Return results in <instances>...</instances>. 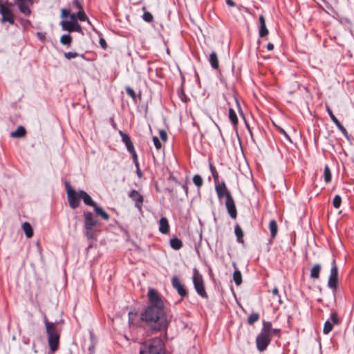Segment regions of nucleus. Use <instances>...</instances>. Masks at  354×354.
<instances>
[{"mask_svg":"<svg viewBox=\"0 0 354 354\" xmlns=\"http://www.w3.org/2000/svg\"><path fill=\"white\" fill-rule=\"evenodd\" d=\"M73 5L78 9V11H82L84 10L82 4L79 0H73Z\"/></svg>","mask_w":354,"mask_h":354,"instance_id":"52","label":"nucleus"},{"mask_svg":"<svg viewBox=\"0 0 354 354\" xmlns=\"http://www.w3.org/2000/svg\"><path fill=\"white\" fill-rule=\"evenodd\" d=\"M262 324L263 326L260 333L271 335V331L272 328V323L270 322H266L263 320Z\"/></svg>","mask_w":354,"mask_h":354,"instance_id":"30","label":"nucleus"},{"mask_svg":"<svg viewBox=\"0 0 354 354\" xmlns=\"http://www.w3.org/2000/svg\"><path fill=\"white\" fill-rule=\"evenodd\" d=\"M226 3L230 7H234L236 6L235 3L232 0H226Z\"/></svg>","mask_w":354,"mask_h":354,"instance_id":"64","label":"nucleus"},{"mask_svg":"<svg viewBox=\"0 0 354 354\" xmlns=\"http://www.w3.org/2000/svg\"><path fill=\"white\" fill-rule=\"evenodd\" d=\"M320 272H321V266L319 264L314 265L310 270V277L313 279H319Z\"/></svg>","mask_w":354,"mask_h":354,"instance_id":"31","label":"nucleus"},{"mask_svg":"<svg viewBox=\"0 0 354 354\" xmlns=\"http://www.w3.org/2000/svg\"><path fill=\"white\" fill-rule=\"evenodd\" d=\"M84 229L90 230L91 228H95L98 223V221L94 218L93 214L91 212H84Z\"/></svg>","mask_w":354,"mask_h":354,"instance_id":"12","label":"nucleus"},{"mask_svg":"<svg viewBox=\"0 0 354 354\" xmlns=\"http://www.w3.org/2000/svg\"><path fill=\"white\" fill-rule=\"evenodd\" d=\"M128 151L131 153V155L132 156V159H133V163L135 164V165H139V162H138V155L136 153L135 148L133 149V151L130 150V151Z\"/></svg>","mask_w":354,"mask_h":354,"instance_id":"50","label":"nucleus"},{"mask_svg":"<svg viewBox=\"0 0 354 354\" xmlns=\"http://www.w3.org/2000/svg\"><path fill=\"white\" fill-rule=\"evenodd\" d=\"M26 135V130L23 126H19L17 129L10 133L12 138H23Z\"/></svg>","mask_w":354,"mask_h":354,"instance_id":"24","label":"nucleus"},{"mask_svg":"<svg viewBox=\"0 0 354 354\" xmlns=\"http://www.w3.org/2000/svg\"><path fill=\"white\" fill-rule=\"evenodd\" d=\"M44 323L50 349L52 352H55L59 348L60 334L57 330L56 324L48 322L46 317Z\"/></svg>","mask_w":354,"mask_h":354,"instance_id":"3","label":"nucleus"},{"mask_svg":"<svg viewBox=\"0 0 354 354\" xmlns=\"http://www.w3.org/2000/svg\"><path fill=\"white\" fill-rule=\"evenodd\" d=\"M15 4L17 6L20 12L26 16L31 14V10L28 3H32V0H14Z\"/></svg>","mask_w":354,"mask_h":354,"instance_id":"14","label":"nucleus"},{"mask_svg":"<svg viewBox=\"0 0 354 354\" xmlns=\"http://www.w3.org/2000/svg\"><path fill=\"white\" fill-rule=\"evenodd\" d=\"M215 189L218 196V198L219 199H221L223 198H225V199L227 198V194H231L230 191L227 189L225 182H222L221 183H219L218 182L215 184Z\"/></svg>","mask_w":354,"mask_h":354,"instance_id":"15","label":"nucleus"},{"mask_svg":"<svg viewBox=\"0 0 354 354\" xmlns=\"http://www.w3.org/2000/svg\"><path fill=\"white\" fill-rule=\"evenodd\" d=\"M277 129H278V130H279V131L281 133H282V134H283V136H284L287 139L290 140V136H288V134L286 132V131H285L283 129H282V128H281V127H277Z\"/></svg>","mask_w":354,"mask_h":354,"instance_id":"59","label":"nucleus"},{"mask_svg":"<svg viewBox=\"0 0 354 354\" xmlns=\"http://www.w3.org/2000/svg\"><path fill=\"white\" fill-rule=\"evenodd\" d=\"M208 61L209 62L211 66L214 69L217 70L219 68L218 58L217 53L215 51H212L209 54V57H208Z\"/></svg>","mask_w":354,"mask_h":354,"instance_id":"20","label":"nucleus"},{"mask_svg":"<svg viewBox=\"0 0 354 354\" xmlns=\"http://www.w3.org/2000/svg\"><path fill=\"white\" fill-rule=\"evenodd\" d=\"M80 198L82 199L84 203L86 205L94 207L97 205L90 195L84 190H80Z\"/></svg>","mask_w":354,"mask_h":354,"instance_id":"17","label":"nucleus"},{"mask_svg":"<svg viewBox=\"0 0 354 354\" xmlns=\"http://www.w3.org/2000/svg\"><path fill=\"white\" fill-rule=\"evenodd\" d=\"M77 17L78 19L81 21H87L88 23H90L89 19H88V17L86 16L84 10L78 11L77 13Z\"/></svg>","mask_w":354,"mask_h":354,"instance_id":"44","label":"nucleus"},{"mask_svg":"<svg viewBox=\"0 0 354 354\" xmlns=\"http://www.w3.org/2000/svg\"><path fill=\"white\" fill-rule=\"evenodd\" d=\"M73 39L69 34L63 35L60 38V42L63 45L70 46L71 45Z\"/></svg>","mask_w":354,"mask_h":354,"instance_id":"35","label":"nucleus"},{"mask_svg":"<svg viewBox=\"0 0 354 354\" xmlns=\"http://www.w3.org/2000/svg\"><path fill=\"white\" fill-rule=\"evenodd\" d=\"M234 233L236 236L237 242L241 244H244V233L239 224H236L234 226Z\"/></svg>","mask_w":354,"mask_h":354,"instance_id":"21","label":"nucleus"},{"mask_svg":"<svg viewBox=\"0 0 354 354\" xmlns=\"http://www.w3.org/2000/svg\"><path fill=\"white\" fill-rule=\"evenodd\" d=\"M85 230V236H86L88 240L93 239L95 237L94 234V228H91L90 230L84 229Z\"/></svg>","mask_w":354,"mask_h":354,"instance_id":"45","label":"nucleus"},{"mask_svg":"<svg viewBox=\"0 0 354 354\" xmlns=\"http://www.w3.org/2000/svg\"><path fill=\"white\" fill-rule=\"evenodd\" d=\"M128 196L134 202L137 209L142 212L144 203L143 196L138 191L132 189L128 193Z\"/></svg>","mask_w":354,"mask_h":354,"instance_id":"10","label":"nucleus"},{"mask_svg":"<svg viewBox=\"0 0 354 354\" xmlns=\"http://www.w3.org/2000/svg\"><path fill=\"white\" fill-rule=\"evenodd\" d=\"M326 111H327V113H328V115L330 116V118L331 120H332L334 123L337 122L338 121V120H337V118L335 116V115L333 114V111H332L331 109L330 108V106H328V105H326Z\"/></svg>","mask_w":354,"mask_h":354,"instance_id":"48","label":"nucleus"},{"mask_svg":"<svg viewBox=\"0 0 354 354\" xmlns=\"http://www.w3.org/2000/svg\"><path fill=\"white\" fill-rule=\"evenodd\" d=\"M99 43H100V46L104 49V50H106L108 47L107 46V44H106V40L102 38V37H100V40H99Z\"/></svg>","mask_w":354,"mask_h":354,"instance_id":"54","label":"nucleus"},{"mask_svg":"<svg viewBox=\"0 0 354 354\" xmlns=\"http://www.w3.org/2000/svg\"><path fill=\"white\" fill-rule=\"evenodd\" d=\"M272 341L271 335L260 333L256 337V345L259 351L263 352L266 350Z\"/></svg>","mask_w":354,"mask_h":354,"instance_id":"7","label":"nucleus"},{"mask_svg":"<svg viewBox=\"0 0 354 354\" xmlns=\"http://www.w3.org/2000/svg\"><path fill=\"white\" fill-rule=\"evenodd\" d=\"M70 15V10L68 9H62V17L66 18Z\"/></svg>","mask_w":354,"mask_h":354,"instance_id":"56","label":"nucleus"},{"mask_svg":"<svg viewBox=\"0 0 354 354\" xmlns=\"http://www.w3.org/2000/svg\"><path fill=\"white\" fill-rule=\"evenodd\" d=\"M233 279L236 286H239L242 283V274L238 269H236L233 273Z\"/></svg>","mask_w":354,"mask_h":354,"instance_id":"36","label":"nucleus"},{"mask_svg":"<svg viewBox=\"0 0 354 354\" xmlns=\"http://www.w3.org/2000/svg\"><path fill=\"white\" fill-rule=\"evenodd\" d=\"M0 15H1V23H8L14 25L15 21V15L10 8L3 6H0Z\"/></svg>","mask_w":354,"mask_h":354,"instance_id":"8","label":"nucleus"},{"mask_svg":"<svg viewBox=\"0 0 354 354\" xmlns=\"http://www.w3.org/2000/svg\"><path fill=\"white\" fill-rule=\"evenodd\" d=\"M259 314L258 313H256V312H253L252 313L250 316L248 317V319H247V323L248 324L252 326L253 325L255 322H257L259 319Z\"/></svg>","mask_w":354,"mask_h":354,"instance_id":"34","label":"nucleus"},{"mask_svg":"<svg viewBox=\"0 0 354 354\" xmlns=\"http://www.w3.org/2000/svg\"><path fill=\"white\" fill-rule=\"evenodd\" d=\"M93 208L96 214L100 216L105 221H108L109 219L110 216L109 214H107L101 207L96 205Z\"/></svg>","mask_w":354,"mask_h":354,"instance_id":"28","label":"nucleus"},{"mask_svg":"<svg viewBox=\"0 0 354 354\" xmlns=\"http://www.w3.org/2000/svg\"><path fill=\"white\" fill-rule=\"evenodd\" d=\"M61 26L64 30L69 32H82V26L79 24L78 21H61Z\"/></svg>","mask_w":354,"mask_h":354,"instance_id":"11","label":"nucleus"},{"mask_svg":"<svg viewBox=\"0 0 354 354\" xmlns=\"http://www.w3.org/2000/svg\"><path fill=\"white\" fill-rule=\"evenodd\" d=\"M209 169L212 173V177L214 178V183H215V184H216L218 182V178H219L218 173L217 172L215 167L212 163H209Z\"/></svg>","mask_w":354,"mask_h":354,"instance_id":"39","label":"nucleus"},{"mask_svg":"<svg viewBox=\"0 0 354 354\" xmlns=\"http://www.w3.org/2000/svg\"><path fill=\"white\" fill-rule=\"evenodd\" d=\"M338 268L335 259L331 262L330 276L328 281V286L335 291L338 286Z\"/></svg>","mask_w":354,"mask_h":354,"instance_id":"6","label":"nucleus"},{"mask_svg":"<svg viewBox=\"0 0 354 354\" xmlns=\"http://www.w3.org/2000/svg\"><path fill=\"white\" fill-rule=\"evenodd\" d=\"M93 208L96 214L100 216L105 221H108L109 219L110 216L109 214H107L101 207L96 205Z\"/></svg>","mask_w":354,"mask_h":354,"instance_id":"26","label":"nucleus"},{"mask_svg":"<svg viewBox=\"0 0 354 354\" xmlns=\"http://www.w3.org/2000/svg\"><path fill=\"white\" fill-rule=\"evenodd\" d=\"M91 344L88 347V350L91 353H93L94 352V348H95V343L93 342V334H91Z\"/></svg>","mask_w":354,"mask_h":354,"instance_id":"55","label":"nucleus"},{"mask_svg":"<svg viewBox=\"0 0 354 354\" xmlns=\"http://www.w3.org/2000/svg\"><path fill=\"white\" fill-rule=\"evenodd\" d=\"M153 142L156 149L159 150L162 148V144L158 137H153Z\"/></svg>","mask_w":354,"mask_h":354,"instance_id":"51","label":"nucleus"},{"mask_svg":"<svg viewBox=\"0 0 354 354\" xmlns=\"http://www.w3.org/2000/svg\"><path fill=\"white\" fill-rule=\"evenodd\" d=\"M170 246L175 250H178L183 247V242L177 237H174L170 239Z\"/></svg>","mask_w":354,"mask_h":354,"instance_id":"29","label":"nucleus"},{"mask_svg":"<svg viewBox=\"0 0 354 354\" xmlns=\"http://www.w3.org/2000/svg\"><path fill=\"white\" fill-rule=\"evenodd\" d=\"M93 208L96 214L100 216L105 221H108L109 219L110 216L109 214H107L101 207L96 205Z\"/></svg>","mask_w":354,"mask_h":354,"instance_id":"27","label":"nucleus"},{"mask_svg":"<svg viewBox=\"0 0 354 354\" xmlns=\"http://www.w3.org/2000/svg\"><path fill=\"white\" fill-rule=\"evenodd\" d=\"M20 21H21V24L24 26L30 25V21L28 19H20Z\"/></svg>","mask_w":354,"mask_h":354,"instance_id":"63","label":"nucleus"},{"mask_svg":"<svg viewBox=\"0 0 354 354\" xmlns=\"http://www.w3.org/2000/svg\"><path fill=\"white\" fill-rule=\"evenodd\" d=\"M229 119H230L234 129H237V126H238V123H239L238 118H237L235 111L232 108H230V109H229Z\"/></svg>","mask_w":354,"mask_h":354,"instance_id":"23","label":"nucleus"},{"mask_svg":"<svg viewBox=\"0 0 354 354\" xmlns=\"http://www.w3.org/2000/svg\"><path fill=\"white\" fill-rule=\"evenodd\" d=\"M159 231L164 234L169 232V224L166 217H161L159 220Z\"/></svg>","mask_w":354,"mask_h":354,"instance_id":"18","label":"nucleus"},{"mask_svg":"<svg viewBox=\"0 0 354 354\" xmlns=\"http://www.w3.org/2000/svg\"><path fill=\"white\" fill-rule=\"evenodd\" d=\"M330 319L334 324L338 325L341 323V320L339 319L338 314L336 311L331 312Z\"/></svg>","mask_w":354,"mask_h":354,"instance_id":"42","label":"nucleus"},{"mask_svg":"<svg viewBox=\"0 0 354 354\" xmlns=\"http://www.w3.org/2000/svg\"><path fill=\"white\" fill-rule=\"evenodd\" d=\"M3 6L11 9V8L13 6V3L12 2L8 1V0H3L2 4H1L0 6Z\"/></svg>","mask_w":354,"mask_h":354,"instance_id":"58","label":"nucleus"},{"mask_svg":"<svg viewBox=\"0 0 354 354\" xmlns=\"http://www.w3.org/2000/svg\"><path fill=\"white\" fill-rule=\"evenodd\" d=\"M142 10L143 11V15L142 16V19L147 23H151L153 21L152 14L147 10L145 6H143Z\"/></svg>","mask_w":354,"mask_h":354,"instance_id":"32","label":"nucleus"},{"mask_svg":"<svg viewBox=\"0 0 354 354\" xmlns=\"http://www.w3.org/2000/svg\"><path fill=\"white\" fill-rule=\"evenodd\" d=\"M140 354H166L163 340L160 337H154L146 342L142 345Z\"/></svg>","mask_w":354,"mask_h":354,"instance_id":"2","label":"nucleus"},{"mask_svg":"<svg viewBox=\"0 0 354 354\" xmlns=\"http://www.w3.org/2000/svg\"><path fill=\"white\" fill-rule=\"evenodd\" d=\"M259 23H260V27H259V37H264L268 35V30L266 28V20L263 15L259 16Z\"/></svg>","mask_w":354,"mask_h":354,"instance_id":"19","label":"nucleus"},{"mask_svg":"<svg viewBox=\"0 0 354 354\" xmlns=\"http://www.w3.org/2000/svg\"><path fill=\"white\" fill-rule=\"evenodd\" d=\"M271 292L273 295V298H275L279 304H281V296L279 295L278 288L277 287H274L271 290Z\"/></svg>","mask_w":354,"mask_h":354,"instance_id":"46","label":"nucleus"},{"mask_svg":"<svg viewBox=\"0 0 354 354\" xmlns=\"http://www.w3.org/2000/svg\"><path fill=\"white\" fill-rule=\"evenodd\" d=\"M65 187L69 206L71 208L75 209L80 206L81 199L80 196V190L76 192L75 189H73L70 183L68 181L65 182Z\"/></svg>","mask_w":354,"mask_h":354,"instance_id":"5","label":"nucleus"},{"mask_svg":"<svg viewBox=\"0 0 354 354\" xmlns=\"http://www.w3.org/2000/svg\"><path fill=\"white\" fill-rule=\"evenodd\" d=\"M324 178L326 183H330L331 181L332 175L330 169L328 165H325L324 171Z\"/></svg>","mask_w":354,"mask_h":354,"instance_id":"37","label":"nucleus"},{"mask_svg":"<svg viewBox=\"0 0 354 354\" xmlns=\"http://www.w3.org/2000/svg\"><path fill=\"white\" fill-rule=\"evenodd\" d=\"M136 167V174L138 176V178H142V171L140 170V165H135Z\"/></svg>","mask_w":354,"mask_h":354,"instance_id":"61","label":"nucleus"},{"mask_svg":"<svg viewBox=\"0 0 354 354\" xmlns=\"http://www.w3.org/2000/svg\"><path fill=\"white\" fill-rule=\"evenodd\" d=\"M159 134H160V137L162 141H164V142L167 141V133L165 130H163V129L160 130Z\"/></svg>","mask_w":354,"mask_h":354,"instance_id":"53","label":"nucleus"},{"mask_svg":"<svg viewBox=\"0 0 354 354\" xmlns=\"http://www.w3.org/2000/svg\"><path fill=\"white\" fill-rule=\"evenodd\" d=\"M147 296L149 305L140 314L136 309L129 312V325L134 328H148L152 334L165 332L167 337L170 321L165 312L164 300L154 288L149 289Z\"/></svg>","mask_w":354,"mask_h":354,"instance_id":"1","label":"nucleus"},{"mask_svg":"<svg viewBox=\"0 0 354 354\" xmlns=\"http://www.w3.org/2000/svg\"><path fill=\"white\" fill-rule=\"evenodd\" d=\"M342 198L339 195H335L333 200V205L335 209H338L341 206Z\"/></svg>","mask_w":354,"mask_h":354,"instance_id":"43","label":"nucleus"},{"mask_svg":"<svg viewBox=\"0 0 354 354\" xmlns=\"http://www.w3.org/2000/svg\"><path fill=\"white\" fill-rule=\"evenodd\" d=\"M193 183L198 188L200 189L203 185V180L201 177V176H200L199 174H196L194 176L193 178Z\"/></svg>","mask_w":354,"mask_h":354,"instance_id":"38","label":"nucleus"},{"mask_svg":"<svg viewBox=\"0 0 354 354\" xmlns=\"http://www.w3.org/2000/svg\"><path fill=\"white\" fill-rule=\"evenodd\" d=\"M126 92L127 93L131 96V97L133 100H136V94L135 93V91H133V88H131V87L129 86H127L126 88Z\"/></svg>","mask_w":354,"mask_h":354,"instance_id":"49","label":"nucleus"},{"mask_svg":"<svg viewBox=\"0 0 354 354\" xmlns=\"http://www.w3.org/2000/svg\"><path fill=\"white\" fill-rule=\"evenodd\" d=\"M335 124L337 126L338 129L342 133V134L344 136V137L347 139H349V135H348L347 130L339 122V121L338 120L337 122L335 123Z\"/></svg>","mask_w":354,"mask_h":354,"instance_id":"41","label":"nucleus"},{"mask_svg":"<svg viewBox=\"0 0 354 354\" xmlns=\"http://www.w3.org/2000/svg\"><path fill=\"white\" fill-rule=\"evenodd\" d=\"M192 279L194 287L197 294L203 299H208V295L205 290L203 276L199 273L196 268L194 269Z\"/></svg>","mask_w":354,"mask_h":354,"instance_id":"4","label":"nucleus"},{"mask_svg":"<svg viewBox=\"0 0 354 354\" xmlns=\"http://www.w3.org/2000/svg\"><path fill=\"white\" fill-rule=\"evenodd\" d=\"M272 335L280 337L281 330L279 328H272L271 336Z\"/></svg>","mask_w":354,"mask_h":354,"instance_id":"57","label":"nucleus"},{"mask_svg":"<svg viewBox=\"0 0 354 354\" xmlns=\"http://www.w3.org/2000/svg\"><path fill=\"white\" fill-rule=\"evenodd\" d=\"M269 229L270 231L271 239H274L276 237L278 232V225L277 221L274 219H272L270 221Z\"/></svg>","mask_w":354,"mask_h":354,"instance_id":"25","label":"nucleus"},{"mask_svg":"<svg viewBox=\"0 0 354 354\" xmlns=\"http://www.w3.org/2000/svg\"><path fill=\"white\" fill-rule=\"evenodd\" d=\"M227 198L225 199V207L227 213L230 217L235 219L237 217V210L235 205V202L231 194H227Z\"/></svg>","mask_w":354,"mask_h":354,"instance_id":"13","label":"nucleus"},{"mask_svg":"<svg viewBox=\"0 0 354 354\" xmlns=\"http://www.w3.org/2000/svg\"><path fill=\"white\" fill-rule=\"evenodd\" d=\"M177 93L179 98L182 102L187 103L189 100L184 91L183 83H182L180 87L178 89Z\"/></svg>","mask_w":354,"mask_h":354,"instance_id":"33","label":"nucleus"},{"mask_svg":"<svg viewBox=\"0 0 354 354\" xmlns=\"http://www.w3.org/2000/svg\"><path fill=\"white\" fill-rule=\"evenodd\" d=\"M168 180H169L174 181V182H175V183H176V184H178V185H181L180 182H179V181L178 180V179H177L175 176H174L172 174H171V175L169 176V177Z\"/></svg>","mask_w":354,"mask_h":354,"instance_id":"62","label":"nucleus"},{"mask_svg":"<svg viewBox=\"0 0 354 354\" xmlns=\"http://www.w3.org/2000/svg\"><path fill=\"white\" fill-rule=\"evenodd\" d=\"M165 192H167V193H169L171 196H174L176 195V192L174 191V189L173 188H165Z\"/></svg>","mask_w":354,"mask_h":354,"instance_id":"60","label":"nucleus"},{"mask_svg":"<svg viewBox=\"0 0 354 354\" xmlns=\"http://www.w3.org/2000/svg\"><path fill=\"white\" fill-rule=\"evenodd\" d=\"M119 134L120 135L122 141L124 143L127 151H133V149H134V145L131 141L130 136L127 133L123 132L121 130L119 131Z\"/></svg>","mask_w":354,"mask_h":354,"instance_id":"16","label":"nucleus"},{"mask_svg":"<svg viewBox=\"0 0 354 354\" xmlns=\"http://www.w3.org/2000/svg\"><path fill=\"white\" fill-rule=\"evenodd\" d=\"M333 328V324L328 320L326 321L324 323V329H323L324 334H325V335L328 334L329 333H330L332 331Z\"/></svg>","mask_w":354,"mask_h":354,"instance_id":"40","label":"nucleus"},{"mask_svg":"<svg viewBox=\"0 0 354 354\" xmlns=\"http://www.w3.org/2000/svg\"><path fill=\"white\" fill-rule=\"evenodd\" d=\"M171 283L172 287L176 290L178 294L180 296L181 300L187 297L188 291L177 276H174L171 278Z\"/></svg>","mask_w":354,"mask_h":354,"instance_id":"9","label":"nucleus"},{"mask_svg":"<svg viewBox=\"0 0 354 354\" xmlns=\"http://www.w3.org/2000/svg\"><path fill=\"white\" fill-rule=\"evenodd\" d=\"M64 56L67 59H71L79 57V54L76 52H66L64 53Z\"/></svg>","mask_w":354,"mask_h":354,"instance_id":"47","label":"nucleus"},{"mask_svg":"<svg viewBox=\"0 0 354 354\" xmlns=\"http://www.w3.org/2000/svg\"><path fill=\"white\" fill-rule=\"evenodd\" d=\"M21 227L26 234V236L28 239L32 238L33 236V234H34L33 229H32L31 225L28 222H26V221L24 222L22 224Z\"/></svg>","mask_w":354,"mask_h":354,"instance_id":"22","label":"nucleus"}]
</instances>
